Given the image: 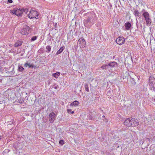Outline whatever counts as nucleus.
Returning <instances> with one entry per match:
<instances>
[{"label":"nucleus","instance_id":"nucleus-1","mask_svg":"<svg viewBox=\"0 0 155 155\" xmlns=\"http://www.w3.org/2000/svg\"><path fill=\"white\" fill-rule=\"evenodd\" d=\"M124 124L128 127H134L138 126L139 125V122L135 118H129L124 121Z\"/></svg>","mask_w":155,"mask_h":155},{"label":"nucleus","instance_id":"nucleus-2","mask_svg":"<svg viewBox=\"0 0 155 155\" xmlns=\"http://www.w3.org/2000/svg\"><path fill=\"white\" fill-rule=\"evenodd\" d=\"M28 11V10L27 9H18L17 8H15L11 10L10 13L12 15L14 14L17 16H19L25 13H27Z\"/></svg>","mask_w":155,"mask_h":155},{"label":"nucleus","instance_id":"nucleus-3","mask_svg":"<svg viewBox=\"0 0 155 155\" xmlns=\"http://www.w3.org/2000/svg\"><path fill=\"white\" fill-rule=\"evenodd\" d=\"M92 19L91 17H88L84 20V24L85 26L90 28L94 23L93 21H92L91 20Z\"/></svg>","mask_w":155,"mask_h":155},{"label":"nucleus","instance_id":"nucleus-4","mask_svg":"<svg viewBox=\"0 0 155 155\" xmlns=\"http://www.w3.org/2000/svg\"><path fill=\"white\" fill-rule=\"evenodd\" d=\"M146 21V24L147 25H150L151 23V20L150 18V16L148 13L147 12H144L142 14Z\"/></svg>","mask_w":155,"mask_h":155},{"label":"nucleus","instance_id":"nucleus-5","mask_svg":"<svg viewBox=\"0 0 155 155\" xmlns=\"http://www.w3.org/2000/svg\"><path fill=\"white\" fill-rule=\"evenodd\" d=\"M38 14L37 12L31 9L30 11V12L28 15V16L30 18L32 19L35 18V19H36L38 18H37V17L38 16Z\"/></svg>","mask_w":155,"mask_h":155},{"label":"nucleus","instance_id":"nucleus-6","mask_svg":"<svg viewBox=\"0 0 155 155\" xmlns=\"http://www.w3.org/2000/svg\"><path fill=\"white\" fill-rule=\"evenodd\" d=\"M30 32V28L28 26L25 25L21 30V33L23 35H26L29 33Z\"/></svg>","mask_w":155,"mask_h":155},{"label":"nucleus","instance_id":"nucleus-7","mask_svg":"<svg viewBox=\"0 0 155 155\" xmlns=\"http://www.w3.org/2000/svg\"><path fill=\"white\" fill-rule=\"evenodd\" d=\"M125 41V39L124 37H120L117 39L116 42L118 44L121 45L124 43Z\"/></svg>","mask_w":155,"mask_h":155},{"label":"nucleus","instance_id":"nucleus-8","mask_svg":"<svg viewBox=\"0 0 155 155\" xmlns=\"http://www.w3.org/2000/svg\"><path fill=\"white\" fill-rule=\"evenodd\" d=\"M55 114L53 112H52L50 114L49 116V121L51 123H53L55 120Z\"/></svg>","mask_w":155,"mask_h":155},{"label":"nucleus","instance_id":"nucleus-9","mask_svg":"<svg viewBox=\"0 0 155 155\" xmlns=\"http://www.w3.org/2000/svg\"><path fill=\"white\" fill-rule=\"evenodd\" d=\"M78 43L80 44H82L84 47H85L86 45L85 41L83 38H80L79 39Z\"/></svg>","mask_w":155,"mask_h":155},{"label":"nucleus","instance_id":"nucleus-10","mask_svg":"<svg viewBox=\"0 0 155 155\" xmlns=\"http://www.w3.org/2000/svg\"><path fill=\"white\" fill-rule=\"evenodd\" d=\"M22 44V42L21 41H18L15 42L14 45V46L15 47H18L20 46Z\"/></svg>","mask_w":155,"mask_h":155},{"label":"nucleus","instance_id":"nucleus-11","mask_svg":"<svg viewBox=\"0 0 155 155\" xmlns=\"http://www.w3.org/2000/svg\"><path fill=\"white\" fill-rule=\"evenodd\" d=\"M149 83V84H155V79L153 77L151 76L150 77Z\"/></svg>","mask_w":155,"mask_h":155},{"label":"nucleus","instance_id":"nucleus-12","mask_svg":"<svg viewBox=\"0 0 155 155\" xmlns=\"http://www.w3.org/2000/svg\"><path fill=\"white\" fill-rule=\"evenodd\" d=\"M125 26L127 30H129L131 26V24L129 22L126 23L125 24Z\"/></svg>","mask_w":155,"mask_h":155},{"label":"nucleus","instance_id":"nucleus-13","mask_svg":"<svg viewBox=\"0 0 155 155\" xmlns=\"http://www.w3.org/2000/svg\"><path fill=\"white\" fill-rule=\"evenodd\" d=\"M79 104V102L77 101H75L70 104L71 106H77Z\"/></svg>","mask_w":155,"mask_h":155},{"label":"nucleus","instance_id":"nucleus-14","mask_svg":"<svg viewBox=\"0 0 155 155\" xmlns=\"http://www.w3.org/2000/svg\"><path fill=\"white\" fill-rule=\"evenodd\" d=\"M150 89L152 90H155V84H149Z\"/></svg>","mask_w":155,"mask_h":155},{"label":"nucleus","instance_id":"nucleus-15","mask_svg":"<svg viewBox=\"0 0 155 155\" xmlns=\"http://www.w3.org/2000/svg\"><path fill=\"white\" fill-rule=\"evenodd\" d=\"M64 47H62L56 53V54H60L64 50Z\"/></svg>","mask_w":155,"mask_h":155},{"label":"nucleus","instance_id":"nucleus-16","mask_svg":"<svg viewBox=\"0 0 155 155\" xmlns=\"http://www.w3.org/2000/svg\"><path fill=\"white\" fill-rule=\"evenodd\" d=\"M60 74V73L59 72H57L53 74H52V76L56 78H57L59 76Z\"/></svg>","mask_w":155,"mask_h":155},{"label":"nucleus","instance_id":"nucleus-17","mask_svg":"<svg viewBox=\"0 0 155 155\" xmlns=\"http://www.w3.org/2000/svg\"><path fill=\"white\" fill-rule=\"evenodd\" d=\"M117 65L116 62H113L109 64L108 65H109L110 67H114L115 66Z\"/></svg>","mask_w":155,"mask_h":155},{"label":"nucleus","instance_id":"nucleus-18","mask_svg":"<svg viewBox=\"0 0 155 155\" xmlns=\"http://www.w3.org/2000/svg\"><path fill=\"white\" fill-rule=\"evenodd\" d=\"M27 66H28L29 68H30L31 67H33V66L32 64H28V63H25L24 65V66L26 67Z\"/></svg>","mask_w":155,"mask_h":155},{"label":"nucleus","instance_id":"nucleus-19","mask_svg":"<svg viewBox=\"0 0 155 155\" xmlns=\"http://www.w3.org/2000/svg\"><path fill=\"white\" fill-rule=\"evenodd\" d=\"M85 88L86 91L87 92L89 91V87L87 84H86L85 85Z\"/></svg>","mask_w":155,"mask_h":155},{"label":"nucleus","instance_id":"nucleus-20","mask_svg":"<svg viewBox=\"0 0 155 155\" xmlns=\"http://www.w3.org/2000/svg\"><path fill=\"white\" fill-rule=\"evenodd\" d=\"M51 47L50 46L48 45L46 47V49L48 50V52H49L51 50Z\"/></svg>","mask_w":155,"mask_h":155},{"label":"nucleus","instance_id":"nucleus-21","mask_svg":"<svg viewBox=\"0 0 155 155\" xmlns=\"http://www.w3.org/2000/svg\"><path fill=\"white\" fill-rule=\"evenodd\" d=\"M134 14L135 15L138 16L139 14V12L137 10H135Z\"/></svg>","mask_w":155,"mask_h":155},{"label":"nucleus","instance_id":"nucleus-22","mask_svg":"<svg viewBox=\"0 0 155 155\" xmlns=\"http://www.w3.org/2000/svg\"><path fill=\"white\" fill-rule=\"evenodd\" d=\"M24 70V68L21 66H19L18 67V71H21Z\"/></svg>","mask_w":155,"mask_h":155},{"label":"nucleus","instance_id":"nucleus-23","mask_svg":"<svg viewBox=\"0 0 155 155\" xmlns=\"http://www.w3.org/2000/svg\"><path fill=\"white\" fill-rule=\"evenodd\" d=\"M67 111L68 113H70L71 114H73L74 113V111H72L71 109H68L67 110Z\"/></svg>","mask_w":155,"mask_h":155},{"label":"nucleus","instance_id":"nucleus-24","mask_svg":"<svg viewBox=\"0 0 155 155\" xmlns=\"http://www.w3.org/2000/svg\"><path fill=\"white\" fill-rule=\"evenodd\" d=\"M37 39V36H34L31 38V41H34L35 40H36Z\"/></svg>","mask_w":155,"mask_h":155},{"label":"nucleus","instance_id":"nucleus-25","mask_svg":"<svg viewBox=\"0 0 155 155\" xmlns=\"http://www.w3.org/2000/svg\"><path fill=\"white\" fill-rule=\"evenodd\" d=\"M59 143L60 144L63 145L64 143V141L63 140H61L59 141Z\"/></svg>","mask_w":155,"mask_h":155},{"label":"nucleus","instance_id":"nucleus-26","mask_svg":"<svg viewBox=\"0 0 155 155\" xmlns=\"http://www.w3.org/2000/svg\"><path fill=\"white\" fill-rule=\"evenodd\" d=\"M108 66V65H103L101 67V68L103 69H106V67Z\"/></svg>","mask_w":155,"mask_h":155},{"label":"nucleus","instance_id":"nucleus-27","mask_svg":"<svg viewBox=\"0 0 155 155\" xmlns=\"http://www.w3.org/2000/svg\"><path fill=\"white\" fill-rule=\"evenodd\" d=\"M23 100L22 99H20L18 100V102L22 104V103Z\"/></svg>","mask_w":155,"mask_h":155},{"label":"nucleus","instance_id":"nucleus-28","mask_svg":"<svg viewBox=\"0 0 155 155\" xmlns=\"http://www.w3.org/2000/svg\"><path fill=\"white\" fill-rule=\"evenodd\" d=\"M13 1L12 0H8V2L9 3H11Z\"/></svg>","mask_w":155,"mask_h":155},{"label":"nucleus","instance_id":"nucleus-29","mask_svg":"<svg viewBox=\"0 0 155 155\" xmlns=\"http://www.w3.org/2000/svg\"><path fill=\"white\" fill-rule=\"evenodd\" d=\"M102 117H103V118H105V116H103Z\"/></svg>","mask_w":155,"mask_h":155},{"label":"nucleus","instance_id":"nucleus-30","mask_svg":"<svg viewBox=\"0 0 155 155\" xmlns=\"http://www.w3.org/2000/svg\"><path fill=\"white\" fill-rule=\"evenodd\" d=\"M57 23H55V25H56Z\"/></svg>","mask_w":155,"mask_h":155},{"label":"nucleus","instance_id":"nucleus-31","mask_svg":"<svg viewBox=\"0 0 155 155\" xmlns=\"http://www.w3.org/2000/svg\"><path fill=\"white\" fill-rule=\"evenodd\" d=\"M10 76V75H8L7 76V77H8V76L9 77Z\"/></svg>","mask_w":155,"mask_h":155},{"label":"nucleus","instance_id":"nucleus-32","mask_svg":"<svg viewBox=\"0 0 155 155\" xmlns=\"http://www.w3.org/2000/svg\"><path fill=\"white\" fill-rule=\"evenodd\" d=\"M1 136H0V139H1Z\"/></svg>","mask_w":155,"mask_h":155}]
</instances>
